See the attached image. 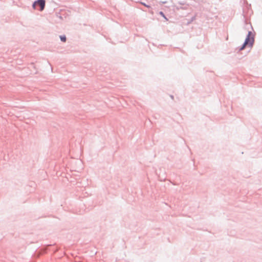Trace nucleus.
<instances>
[{"mask_svg": "<svg viewBox=\"0 0 262 262\" xmlns=\"http://www.w3.org/2000/svg\"><path fill=\"white\" fill-rule=\"evenodd\" d=\"M244 41L248 43V46L249 47H252L253 46L254 42V35L252 33V31H248V34L247 35Z\"/></svg>", "mask_w": 262, "mask_h": 262, "instance_id": "obj_1", "label": "nucleus"}, {"mask_svg": "<svg viewBox=\"0 0 262 262\" xmlns=\"http://www.w3.org/2000/svg\"><path fill=\"white\" fill-rule=\"evenodd\" d=\"M46 5L45 0H36L32 4V7L34 9H36V7H39V10L42 11L44 10Z\"/></svg>", "mask_w": 262, "mask_h": 262, "instance_id": "obj_2", "label": "nucleus"}, {"mask_svg": "<svg viewBox=\"0 0 262 262\" xmlns=\"http://www.w3.org/2000/svg\"><path fill=\"white\" fill-rule=\"evenodd\" d=\"M174 7L177 10H179L180 9L187 10L189 8V5L186 4V5H183V6L174 5Z\"/></svg>", "mask_w": 262, "mask_h": 262, "instance_id": "obj_3", "label": "nucleus"}, {"mask_svg": "<svg viewBox=\"0 0 262 262\" xmlns=\"http://www.w3.org/2000/svg\"><path fill=\"white\" fill-rule=\"evenodd\" d=\"M246 46H248V43H247L244 41V43L242 44V45L238 48V51L240 52V51L243 50L244 49H245Z\"/></svg>", "mask_w": 262, "mask_h": 262, "instance_id": "obj_4", "label": "nucleus"}, {"mask_svg": "<svg viewBox=\"0 0 262 262\" xmlns=\"http://www.w3.org/2000/svg\"><path fill=\"white\" fill-rule=\"evenodd\" d=\"M59 38H60V40L62 42H66V41L67 37H66V35H60L59 36Z\"/></svg>", "mask_w": 262, "mask_h": 262, "instance_id": "obj_5", "label": "nucleus"}, {"mask_svg": "<svg viewBox=\"0 0 262 262\" xmlns=\"http://www.w3.org/2000/svg\"><path fill=\"white\" fill-rule=\"evenodd\" d=\"M159 14L161 15L162 17H163L166 20H168V18L166 17L163 12L160 11L159 12Z\"/></svg>", "mask_w": 262, "mask_h": 262, "instance_id": "obj_6", "label": "nucleus"}, {"mask_svg": "<svg viewBox=\"0 0 262 262\" xmlns=\"http://www.w3.org/2000/svg\"><path fill=\"white\" fill-rule=\"evenodd\" d=\"M187 4L184 1H182V2H178V4L177 5H179V6H183V5H186Z\"/></svg>", "mask_w": 262, "mask_h": 262, "instance_id": "obj_7", "label": "nucleus"}, {"mask_svg": "<svg viewBox=\"0 0 262 262\" xmlns=\"http://www.w3.org/2000/svg\"><path fill=\"white\" fill-rule=\"evenodd\" d=\"M141 4L147 8H150V6L146 4L145 3L141 2Z\"/></svg>", "mask_w": 262, "mask_h": 262, "instance_id": "obj_8", "label": "nucleus"}, {"mask_svg": "<svg viewBox=\"0 0 262 262\" xmlns=\"http://www.w3.org/2000/svg\"><path fill=\"white\" fill-rule=\"evenodd\" d=\"M160 3H162L163 4H165L167 3V1H161Z\"/></svg>", "mask_w": 262, "mask_h": 262, "instance_id": "obj_9", "label": "nucleus"}, {"mask_svg": "<svg viewBox=\"0 0 262 262\" xmlns=\"http://www.w3.org/2000/svg\"><path fill=\"white\" fill-rule=\"evenodd\" d=\"M77 163L80 165H82V162L80 160L77 161Z\"/></svg>", "mask_w": 262, "mask_h": 262, "instance_id": "obj_10", "label": "nucleus"}, {"mask_svg": "<svg viewBox=\"0 0 262 262\" xmlns=\"http://www.w3.org/2000/svg\"><path fill=\"white\" fill-rule=\"evenodd\" d=\"M194 19H195V16H193V17H192V18H191V21H193Z\"/></svg>", "mask_w": 262, "mask_h": 262, "instance_id": "obj_11", "label": "nucleus"}, {"mask_svg": "<svg viewBox=\"0 0 262 262\" xmlns=\"http://www.w3.org/2000/svg\"><path fill=\"white\" fill-rule=\"evenodd\" d=\"M170 97H171V99H173V96L171 95V96H170Z\"/></svg>", "mask_w": 262, "mask_h": 262, "instance_id": "obj_12", "label": "nucleus"}]
</instances>
